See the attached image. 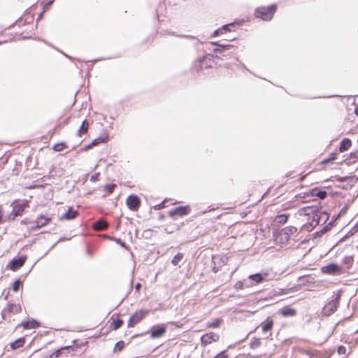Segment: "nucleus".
Wrapping results in <instances>:
<instances>
[{
	"label": "nucleus",
	"mask_w": 358,
	"mask_h": 358,
	"mask_svg": "<svg viewBox=\"0 0 358 358\" xmlns=\"http://www.w3.org/2000/svg\"><path fill=\"white\" fill-rule=\"evenodd\" d=\"M89 124L86 120H84L78 131V135L80 136L83 134H85L87 131Z\"/></svg>",
	"instance_id": "obj_27"
},
{
	"label": "nucleus",
	"mask_w": 358,
	"mask_h": 358,
	"mask_svg": "<svg viewBox=\"0 0 358 358\" xmlns=\"http://www.w3.org/2000/svg\"><path fill=\"white\" fill-rule=\"evenodd\" d=\"M92 147H93V145H91V143H90L85 147V150H89V149L92 148Z\"/></svg>",
	"instance_id": "obj_46"
},
{
	"label": "nucleus",
	"mask_w": 358,
	"mask_h": 358,
	"mask_svg": "<svg viewBox=\"0 0 358 358\" xmlns=\"http://www.w3.org/2000/svg\"><path fill=\"white\" fill-rule=\"evenodd\" d=\"M273 324V320L271 317H267L266 320L261 323L262 331L263 334L266 335V337L271 335L269 332L272 330Z\"/></svg>",
	"instance_id": "obj_9"
},
{
	"label": "nucleus",
	"mask_w": 358,
	"mask_h": 358,
	"mask_svg": "<svg viewBox=\"0 0 358 358\" xmlns=\"http://www.w3.org/2000/svg\"><path fill=\"white\" fill-rule=\"evenodd\" d=\"M115 187H116L115 184H107L104 186V189L108 194H110L114 191Z\"/></svg>",
	"instance_id": "obj_33"
},
{
	"label": "nucleus",
	"mask_w": 358,
	"mask_h": 358,
	"mask_svg": "<svg viewBox=\"0 0 358 358\" xmlns=\"http://www.w3.org/2000/svg\"><path fill=\"white\" fill-rule=\"evenodd\" d=\"M322 271L324 273L335 275L340 273L341 268L337 264H331L327 266H323L322 268Z\"/></svg>",
	"instance_id": "obj_13"
},
{
	"label": "nucleus",
	"mask_w": 358,
	"mask_h": 358,
	"mask_svg": "<svg viewBox=\"0 0 358 358\" xmlns=\"http://www.w3.org/2000/svg\"><path fill=\"white\" fill-rule=\"evenodd\" d=\"M281 231L290 238V236L295 234L297 229L296 227L290 226L283 228Z\"/></svg>",
	"instance_id": "obj_25"
},
{
	"label": "nucleus",
	"mask_w": 358,
	"mask_h": 358,
	"mask_svg": "<svg viewBox=\"0 0 358 358\" xmlns=\"http://www.w3.org/2000/svg\"><path fill=\"white\" fill-rule=\"evenodd\" d=\"M215 358H227L224 352L219 353Z\"/></svg>",
	"instance_id": "obj_43"
},
{
	"label": "nucleus",
	"mask_w": 358,
	"mask_h": 358,
	"mask_svg": "<svg viewBox=\"0 0 358 358\" xmlns=\"http://www.w3.org/2000/svg\"><path fill=\"white\" fill-rule=\"evenodd\" d=\"M243 282L245 288H249L254 286L252 283V280L249 277L247 279H244Z\"/></svg>",
	"instance_id": "obj_37"
},
{
	"label": "nucleus",
	"mask_w": 358,
	"mask_h": 358,
	"mask_svg": "<svg viewBox=\"0 0 358 358\" xmlns=\"http://www.w3.org/2000/svg\"><path fill=\"white\" fill-rule=\"evenodd\" d=\"M248 277L252 280V283L254 286L266 281L265 276L261 273L252 274L249 275Z\"/></svg>",
	"instance_id": "obj_14"
},
{
	"label": "nucleus",
	"mask_w": 358,
	"mask_h": 358,
	"mask_svg": "<svg viewBox=\"0 0 358 358\" xmlns=\"http://www.w3.org/2000/svg\"><path fill=\"white\" fill-rule=\"evenodd\" d=\"M66 148V145L64 143H59L55 144L53 146V150L56 152L62 151L64 148Z\"/></svg>",
	"instance_id": "obj_31"
},
{
	"label": "nucleus",
	"mask_w": 358,
	"mask_h": 358,
	"mask_svg": "<svg viewBox=\"0 0 358 358\" xmlns=\"http://www.w3.org/2000/svg\"><path fill=\"white\" fill-rule=\"evenodd\" d=\"M336 159V157H332V159H325V160H324V161H323V163H324V164L328 163L329 161H331V160H334V159Z\"/></svg>",
	"instance_id": "obj_44"
},
{
	"label": "nucleus",
	"mask_w": 358,
	"mask_h": 358,
	"mask_svg": "<svg viewBox=\"0 0 358 358\" xmlns=\"http://www.w3.org/2000/svg\"><path fill=\"white\" fill-rule=\"evenodd\" d=\"M230 26H233V24H229L224 25L222 27H221V28L218 29L217 30L215 31V32L213 34V36H219L220 34H223L227 30H229L228 28Z\"/></svg>",
	"instance_id": "obj_26"
},
{
	"label": "nucleus",
	"mask_w": 358,
	"mask_h": 358,
	"mask_svg": "<svg viewBox=\"0 0 358 358\" xmlns=\"http://www.w3.org/2000/svg\"><path fill=\"white\" fill-rule=\"evenodd\" d=\"M355 113L358 116V106L355 108Z\"/></svg>",
	"instance_id": "obj_48"
},
{
	"label": "nucleus",
	"mask_w": 358,
	"mask_h": 358,
	"mask_svg": "<svg viewBox=\"0 0 358 358\" xmlns=\"http://www.w3.org/2000/svg\"><path fill=\"white\" fill-rule=\"evenodd\" d=\"M122 324H123V321L121 319H117V320H113V329L116 330V329H119L122 325Z\"/></svg>",
	"instance_id": "obj_32"
},
{
	"label": "nucleus",
	"mask_w": 358,
	"mask_h": 358,
	"mask_svg": "<svg viewBox=\"0 0 358 358\" xmlns=\"http://www.w3.org/2000/svg\"><path fill=\"white\" fill-rule=\"evenodd\" d=\"M7 309L9 312L17 314L21 311L22 308L20 304H9Z\"/></svg>",
	"instance_id": "obj_23"
},
{
	"label": "nucleus",
	"mask_w": 358,
	"mask_h": 358,
	"mask_svg": "<svg viewBox=\"0 0 358 358\" xmlns=\"http://www.w3.org/2000/svg\"><path fill=\"white\" fill-rule=\"evenodd\" d=\"M24 344V339L23 338H20L17 339L15 342L12 343L10 347L13 350H16Z\"/></svg>",
	"instance_id": "obj_24"
},
{
	"label": "nucleus",
	"mask_w": 358,
	"mask_h": 358,
	"mask_svg": "<svg viewBox=\"0 0 358 358\" xmlns=\"http://www.w3.org/2000/svg\"><path fill=\"white\" fill-rule=\"evenodd\" d=\"M260 345H261V341H260V339H259V338H255V339L252 340L251 342V344H250L251 348H256L260 346Z\"/></svg>",
	"instance_id": "obj_34"
},
{
	"label": "nucleus",
	"mask_w": 358,
	"mask_h": 358,
	"mask_svg": "<svg viewBox=\"0 0 358 358\" xmlns=\"http://www.w3.org/2000/svg\"><path fill=\"white\" fill-rule=\"evenodd\" d=\"M289 237L287 236L283 231L281 230L275 235V242L280 244H285L289 240Z\"/></svg>",
	"instance_id": "obj_15"
},
{
	"label": "nucleus",
	"mask_w": 358,
	"mask_h": 358,
	"mask_svg": "<svg viewBox=\"0 0 358 358\" xmlns=\"http://www.w3.org/2000/svg\"><path fill=\"white\" fill-rule=\"evenodd\" d=\"M94 229L96 231H101L108 227V223L104 220H99L94 223Z\"/></svg>",
	"instance_id": "obj_17"
},
{
	"label": "nucleus",
	"mask_w": 358,
	"mask_h": 358,
	"mask_svg": "<svg viewBox=\"0 0 358 358\" xmlns=\"http://www.w3.org/2000/svg\"><path fill=\"white\" fill-rule=\"evenodd\" d=\"M51 217L44 215H40L36 220V225L31 227V230H36L41 229L42 227L47 225L50 222Z\"/></svg>",
	"instance_id": "obj_12"
},
{
	"label": "nucleus",
	"mask_w": 358,
	"mask_h": 358,
	"mask_svg": "<svg viewBox=\"0 0 358 358\" xmlns=\"http://www.w3.org/2000/svg\"><path fill=\"white\" fill-rule=\"evenodd\" d=\"M357 332H358V329H357Z\"/></svg>",
	"instance_id": "obj_50"
},
{
	"label": "nucleus",
	"mask_w": 358,
	"mask_h": 358,
	"mask_svg": "<svg viewBox=\"0 0 358 358\" xmlns=\"http://www.w3.org/2000/svg\"><path fill=\"white\" fill-rule=\"evenodd\" d=\"M27 206L28 203L27 201L17 203H13L12 215H13L14 217L20 216Z\"/></svg>",
	"instance_id": "obj_11"
},
{
	"label": "nucleus",
	"mask_w": 358,
	"mask_h": 358,
	"mask_svg": "<svg viewBox=\"0 0 358 358\" xmlns=\"http://www.w3.org/2000/svg\"><path fill=\"white\" fill-rule=\"evenodd\" d=\"M352 145L351 141L349 138H344L340 144L339 150L341 152L347 151Z\"/></svg>",
	"instance_id": "obj_18"
},
{
	"label": "nucleus",
	"mask_w": 358,
	"mask_h": 358,
	"mask_svg": "<svg viewBox=\"0 0 358 358\" xmlns=\"http://www.w3.org/2000/svg\"><path fill=\"white\" fill-rule=\"evenodd\" d=\"M67 348H61L60 350H58L55 352H54L52 355H51V358H53V357H55V358H57L60 356V355L62 354V352L64 350H66Z\"/></svg>",
	"instance_id": "obj_39"
},
{
	"label": "nucleus",
	"mask_w": 358,
	"mask_h": 358,
	"mask_svg": "<svg viewBox=\"0 0 358 358\" xmlns=\"http://www.w3.org/2000/svg\"><path fill=\"white\" fill-rule=\"evenodd\" d=\"M191 208L189 206H179L169 212V215L173 219L183 217L190 213Z\"/></svg>",
	"instance_id": "obj_4"
},
{
	"label": "nucleus",
	"mask_w": 358,
	"mask_h": 358,
	"mask_svg": "<svg viewBox=\"0 0 358 358\" xmlns=\"http://www.w3.org/2000/svg\"><path fill=\"white\" fill-rule=\"evenodd\" d=\"M213 44L217 46V48L215 49V52L218 53H222L225 50L233 48V45L230 44L223 45L217 43H213Z\"/></svg>",
	"instance_id": "obj_20"
},
{
	"label": "nucleus",
	"mask_w": 358,
	"mask_h": 358,
	"mask_svg": "<svg viewBox=\"0 0 358 358\" xmlns=\"http://www.w3.org/2000/svg\"><path fill=\"white\" fill-rule=\"evenodd\" d=\"M183 258V254L182 253H180V252H178L177 255H176L174 256V257L173 258L172 261H171V263L174 265V266H177L178 265L180 261Z\"/></svg>",
	"instance_id": "obj_30"
},
{
	"label": "nucleus",
	"mask_w": 358,
	"mask_h": 358,
	"mask_svg": "<svg viewBox=\"0 0 358 358\" xmlns=\"http://www.w3.org/2000/svg\"><path fill=\"white\" fill-rule=\"evenodd\" d=\"M218 340L219 336L217 334L214 332H209L201 336V344L202 346L206 347L213 342H217Z\"/></svg>",
	"instance_id": "obj_5"
},
{
	"label": "nucleus",
	"mask_w": 358,
	"mask_h": 358,
	"mask_svg": "<svg viewBox=\"0 0 358 358\" xmlns=\"http://www.w3.org/2000/svg\"><path fill=\"white\" fill-rule=\"evenodd\" d=\"M26 259L27 257L25 256L14 258L10 261L7 267L12 271H16L24 264Z\"/></svg>",
	"instance_id": "obj_8"
},
{
	"label": "nucleus",
	"mask_w": 358,
	"mask_h": 358,
	"mask_svg": "<svg viewBox=\"0 0 358 358\" xmlns=\"http://www.w3.org/2000/svg\"><path fill=\"white\" fill-rule=\"evenodd\" d=\"M99 175H100L99 173L93 174L90 178V180L93 181V182L97 181L99 178Z\"/></svg>",
	"instance_id": "obj_42"
},
{
	"label": "nucleus",
	"mask_w": 358,
	"mask_h": 358,
	"mask_svg": "<svg viewBox=\"0 0 358 358\" xmlns=\"http://www.w3.org/2000/svg\"><path fill=\"white\" fill-rule=\"evenodd\" d=\"M288 216L287 215H277L274 219V222L277 226L284 224L287 221Z\"/></svg>",
	"instance_id": "obj_21"
},
{
	"label": "nucleus",
	"mask_w": 358,
	"mask_h": 358,
	"mask_svg": "<svg viewBox=\"0 0 358 358\" xmlns=\"http://www.w3.org/2000/svg\"><path fill=\"white\" fill-rule=\"evenodd\" d=\"M312 195L313 196H317L320 199H324L327 196V192L324 190L315 188L312 190Z\"/></svg>",
	"instance_id": "obj_22"
},
{
	"label": "nucleus",
	"mask_w": 358,
	"mask_h": 358,
	"mask_svg": "<svg viewBox=\"0 0 358 358\" xmlns=\"http://www.w3.org/2000/svg\"><path fill=\"white\" fill-rule=\"evenodd\" d=\"M280 313L284 317H291L296 315V310L289 307H283L280 310Z\"/></svg>",
	"instance_id": "obj_16"
},
{
	"label": "nucleus",
	"mask_w": 358,
	"mask_h": 358,
	"mask_svg": "<svg viewBox=\"0 0 358 358\" xmlns=\"http://www.w3.org/2000/svg\"><path fill=\"white\" fill-rule=\"evenodd\" d=\"M22 326L24 329H34L38 326V323L35 320L28 321L24 322Z\"/></svg>",
	"instance_id": "obj_28"
},
{
	"label": "nucleus",
	"mask_w": 358,
	"mask_h": 358,
	"mask_svg": "<svg viewBox=\"0 0 358 358\" xmlns=\"http://www.w3.org/2000/svg\"><path fill=\"white\" fill-rule=\"evenodd\" d=\"M124 346V343L123 341H119L115 344L114 350H119L120 351Z\"/></svg>",
	"instance_id": "obj_38"
},
{
	"label": "nucleus",
	"mask_w": 358,
	"mask_h": 358,
	"mask_svg": "<svg viewBox=\"0 0 358 358\" xmlns=\"http://www.w3.org/2000/svg\"><path fill=\"white\" fill-rule=\"evenodd\" d=\"M235 288L237 289H244L245 287L243 280L237 282L235 285Z\"/></svg>",
	"instance_id": "obj_40"
},
{
	"label": "nucleus",
	"mask_w": 358,
	"mask_h": 358,
	"mask_svg": "<svg viewBox=\"0 0 358 358\" xmlns=\"http://www.w3.org/2000/svg\"><path fill=\"white\" fill-rule=\"evenodd\" d=\"M77 215L78 212L73 210L72 208H69L68 211L62 215L61 219L71 220L75 218Z\"/></svg>",
	"instance_id": "obj_19"
},
{
	"label": "nucleus",
	"mask_w": 358,
	"mask_h": 358,
	"mask_svg": "<svg viewBox=\"0 0 358 358\" xmlns=\"http://www.w3.org/2000/svg\"><path fill=\"white\" fill-rule=\"evenodd\" d=\"M222 322V320L220 319V318H217L215 319L213 322H208L206 326L208 328H217V327H219L220 324Z\"/></svg>",
	"instance_id": "obj_29"
},
{
	"label": "nucleus",
	"mask_w": 358,
	"mask_h": 358,
	"mask_svg": "<svg viewBox=\"0 0 358 358\" xmlns=\"http://www.w3.org/2000/svg\"><path fill=\"white\" fill-rule=\"evenodd\" d=\"M166 328L164 324L153 326L150 329L151 337L153 338H159L166 332Z\"/></svg>",
	"instance_id": "obj_10"
},
{
	"label": "nucleus",
	"mask_w": 358,
	"mask_h": 358,
	"mask_svg": "<svg viewBox=\"0 0 358 358\" xmlns=\"http://www.w3.org/2000/svg\"><path fill=\"white\" fill-rule=\"evenodd\" d=\"M2 217H3V214H2L1 210H0V223L1 222Z\"/></svg>",
	"instance_id": "obj_47"
},
{
	"label": "nucleus",
	"mask_w": 358,
	"mask_h": 358,
	"mask_svg": "<svg viewBox=\"0 0 358 358\" xmlns=\"http://www.w3.org/2000/svg\"><path fill=\"white\" fill-rule=\"evenodd\" d=\"M141 284H140V283H137V284L136 285V286H135L136 289L138 291V290L140 289V288H141Z\"/></svg>",
	"instance_id": "obj_45"
},
{
	"label": "nucleus",
	"mask_w": 358,
	"mask_h": 358,
	"mask_svg": "<svg viewBox=\"0 0 358 358\" xmlns=\"http://www.w3.org/2000/svg\"><path fill=\"white\" fill-rule=\"evenodd\" d=\"M338 304V299L331 300L327 304H326L323 309L322 313L324 315L329 316L332 315L337 309Z\"/></svg>",
	"instance_id": "obj_7"
},
{
	"label": "nucleus",
	"mask_w": 358,
	"mask_h": 358,
	"mask_svg": "<svg viewBox=\"0 0 358 358\" xmlns=\"http://www.w3.org/2000/svg\"><path fill=\"white\" fill-rule=\"evenodd\" d=\"M22 224H27V221H25V220H23V221H22Z\"/></svg>",
	"instance_id": "obj_49"
},
{
	"label": "nucleus",
	"mask_w": 358,
	"mask_h": 358,
	"mask_svg": "<svg viewBox=\"0 0 358 358\" xmlns=\"http://www.w3.org/2000/svg\"><path fill=\"white\" fill-rule=\"evenodd\" d=\"M276 10L275 5H271L268 7H262L256 10L255 15L264 20H271Z\"/></svg>",
	"instance_id": "obj_2"
},
{
	"label": "nucleus",
	"mask_w": 358,
	"mask_h": 358,
	"mask_svg": "<svg viewBox=\"0 0 358 358\" xmlns=\"http://www.w3.org/2000/svg\"><path fill=\"white\" fill-rule=\"evenodd\" d=\"M105 138L102 137H99L97 138H95L92 141L91 143V145L96 146L99 145L101 142H104Z\"/></svg>",
	"instance_id": "obj_35"
},
{
	"label": "nucleus",
	"mask_w": 358,
	"mask_h": 358,
	"mask_svg": "<svg viewBox=\"0 0 358 358\" xmlns=\"http://www.w3.org/2000/svg\"><path fill=\"white\" fill-rule=\"evenodd\" d=\"M149 313L148 310L141 309L136 311L129 318L128 321V327H134L141 320H143Z\"/></svg>",
	"instance_id": "obj_3"
},
{
	"label": "nucleus",
	"mask_w": 358,
	"mask_h": 358,
	"mask_svg": "<svg viewBox=\"0 0 358 358\" xmlns=\"http://www.w3.org/2000/svg\"><path fill=\"white\" fill-rule=\"evenodd\" d=\"M126 203L130 210L135 211L138 209L141 200L137 195L132 194L127 197Z\"/></svg>",
	"instance_id": "obj_6"
},
{
	"label": "nucleus",
	"mask_w": 358,
	"mask_h": 358,
	"mask_svg": "<svg viewBox=\"0 0 358 358\" xmlns=\"http://www.w3.org/2000/svg\"><path fill=\"white\" fill-rule=\"evenodd\" d=\"M299 215L300 216L308 217L307 219L309 221V218L312 217V220L310 222V224L315 227L319 224L320 216L318 215V209L316 207L306 206L299 210Z\"/></svg>",
	"instance_id": "obj_1"
},
{
	"label": "nucleus",
	"mask_w": 358,
	"mask_h": 358,
	"mask_svg": "<svg viewBox=\"0 0 358 358\" xmlns=\"http://www.w3.org/2000/svg\"><path fill=\"white\" fill-rule=\"evenodd\" d=\"M22 285V282L20 280H16L13 285V289L14 292H17L20 289V287Z\"/></svg>",
	"instance_id": "obj_36"
},
{
	"label": "nucleus",
	"mask_w": 358,
	"mask_h": 358,
	"mask_svg": "<svg viewBox=\"0 0 358 358\" xmlns=\"http://www.w3.org/2000/svg\"><path fill=\"white\" fill-rule=\"evenodd\" d=\"M338 353L341 355H345L346 352V348L345 347L341 345L338 348Z\"/></svg>",
	"instance_id": "obj_41"
}]
</instances>
